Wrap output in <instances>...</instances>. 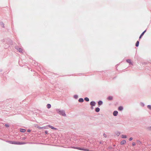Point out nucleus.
Returning a JSON list of instances; mask_svg holds the SVG:
<instances>
[{
    "label": "nucleus",
    "mask_w": 151,
    "mask_h": 151,
    "mask_svg": "<svg viewBox=\"0 0 151 151\" xmlns=\"http://www.w3.org/2000/svg\"><path fill=\"white\" fill-rule=\"evenodd\" d=\"M72 148L75 149L80 150H83V151H89V150L88 149H84L83 148H81V147H72Z\"/></svg>",
    "instance_id": "obj_1"
},
{
    "label": "nucleus",
    "mask_w": 151,
    "mask_h": 151,
    "mask_svg": "<svg viewBox=\"0 0 151 151\" xmlns=\"http://www.w3.org/2000/svg\"><path fill=\"white\" fill-rule=\"evenodd\" d=\"M13 144L15 145H23L25 144H26V143L24 142H16V141H14Z\"/></svg>",
    "instance_id": "obj_2"
},
{
    "label": "nucleus",
    "mask_w": 151,
    "mask_h": 151,
    "mask_svg": "<svg viewBox=\"0 0 151 151\" xmlns=\"http://www.w3.org/2000/svg\"><path fill=\"white\" fill-rule=\"evenodd\" d=\"M58 113L60 114L61 115L63 116H65V112L63 111H58Z\"/></svg>",
    "instance_id": "obj_3"
},
{
    "label": "nucleus",
    "mask_w": 151,
    "mask_h": 151,
    "mask_svg": "<svg viewBox=\"0 0 151 151\" xmlns=\"http://www.w3.org/2000/svg\"><path fill=\"white\" fill-rule=\"evenodd\" d=\"M126 143V141L125 140H123L120 143V144L122 145H123L125 144Z\"/></svg>",
    "instance_id": "obj_4"
},
{
    "label": "nucleus",
    "mask_w": 151,
    "mask_h": 151,
    "mask_svg": "<svg viewBox=\"0 0 151 151\" xmlns=\"http://www.w3.org/2000/svg\"><path fill=\"white\" fill-rule=\"evenodd\" d=\"M118 113V112L117 111H114V112L113 113V115L114 116H116L117 115Z\"/></svg>",
    "instance_id": "obj_5"
},
{
    "label": "nucleus",
    "mask_w": 151,
    "mask_h": 151,
    "mask_svg": "<svg viewBox=\"0 0 151 151\" xmlns=\"http://www.w3.org/2000/svg\"><path fill=\"white\" fill-rule=\"evenodd\" d=\"M95 104V103L94 101H91L90 103V105L92 106H94Z\"/></svg>",
    "instance_id": "obj_6"
},
{
    "label": "nucleus",
    "mask_w": 151,
    "mask_h": 151,
    "mask_svg": "<svg viewBox=\"0 0 151 151\" xmlns=\"http://www.w3.org/2000/svg\"><path fill=\"white\" fill-rule=\"evenodd\" d=\"M108 99L109 100H111L113 99V97L111 96H109L108 98Z\"/></svg>",
    "instance_id": "obj_7"
},
{
    "label": "nucleus",
    "mask_w": 151,
    "mask_h": 151,
    "mask_svg": "<svg viewBox=\"0 0 151 151\" xmlns=\"http://www.w3.org/2000/svg\"><path fill=\"white\" fill-rule=\"evenodd\" d=\"M48 126L49 127H50V128H51L52 129H56V128H54V127H53L52 126H50V125H49Z\"/></svg>",
    "instance_id": "obj_8"
},
{
    "label": "nucleus",
    "mask_w": 151,
    "mask_h": 151,
    "mask_svg": "<svg viewBox=\"0 0 151 151\" xmlns=\"http://www.w3.org/2000/svg\"><path fill=\"white\" fill-rule=\"evenodd\" d=\"M123 108L122 106H120L118 108V110L119 111H122L123 110Z\"/></svg>",
    "instance_id": "obj_9"
},
{
    "label": "nucleus",
    "mask_w": 151,
    "mask_h": 151,
    "mask_svg": "<svg viewBox=\"0 0 151 151\" xmlns=\"http://www.w3.org/2000/svg\"><path fill=\"white\" fill-rule=\"evenodd\" d=\"M7 142L9 143L13 144L14 141H7Z\"/></svg>",
    "instance_id": "obj_10"
},
{
    "label": "nucleus",
    "mask_w": 151,
    "mask_h": 151,
    "mask_svg": "<svg viewBox=\"0 0 151 151\" xmlns=\"http://www.w3.org/2000/svg\"><path fill=\"white\" fill-rule=\"evenodd\" d=\"M99 111H100V109L99 108H97L95 109V111L96 112H98Z\"/></svg>",
    "instance_id": "obj_11"
},
{
    "label": "nucleus",
    "mask_w": 151,
    "mask_h": 151,
    "mask_svg": "<svg viewBox=\"0 0 151 151\" xmlns=\"http://www.w3.org/2000/svg\"><path fill=\"white\" fill-rule=\"evenodd\" d=\"M20 131L21 132H24L26 131V130L24 129H21Z\"/></svg>",
    "instance_id": "obj_12"
},
{
    "label": "nucleus",
    "mask_w": 151,
    "mask_h": 151,
    "mask_svg": "<svg viewBox=\"0 0 151 151\" xmlns=\"http://www.w3.org/2000/svg\"><path fill=\"white\" fill-rule=\"evenodd\" d=\"M78 101L79 102H83V99L80 98L79 99Z\"/></svg>",
    "instance_id": "obj_13"
},
{
    "label": "nucleus",
    "mask_w": 151,
    "mask_h": 151,
    "mask_svg": "<svg viewBox=\"0 0 151 151\" xmlns=\"http://www.w3.org/2000/svg\"><path fill=\"white\" fill-rule=\"evenodd\" d=\"M84 100L86 101H89V99L87 97H86L84 99Z\"/></svg>",
    "instance_id": "obj_14"
},
{
    "label": "nucleus",
    "mask_w": 151,
    "mask_h": 151,
    "mask_svg": "<svg viewBox=\"0 0 151 151\" xmlns=\"http://www.w3.org/2000/svg\"><path fill=\"white\" fill-rule=\"evenodd\" d=\"M47 108L48 109L50 108L51 107V105L50 104H48L47 105Z\"/></svg>",
    "instance_id": "obj_15"
},
{
    "label": "nucleus",
    "mask_w": 151,
    "mask_h": 151,
    "mask_svg": "<svg viewBox=\"0 0 151 151\" xmlns=\"http://www.w3.org/2000/svg\"><path fill=\"white\" fill-rule=\"evenodd\" d=\"M98 104H99V105H101V104H102V101H99L98 102Z\"/></svg>",
    "instance_id": "obj_16"
},
{
    "label": "nucleus",
    "mask_w": 151,
    "mask_h": 151,
    "mask_svg": "<svg viewBox=\"0 0 151 151\" xmlns=\"http://www.w3.org/2000/svg\"><path fill=\"white\" fill-rule=\"evenodd\" d=\"M139 42L138 41H137V42H136V46L138 47L139 46Z\"/></svg>",
    "instance_id": "obj_17"
},
{
    "label": "nucleus",
    "mask_w": 151,
    "mask_h": 151,
    "mask_svg": "<svg viewBox=\"0 0 151 151\" xmlns=\"http://www.w3.org/2000/svg\"><path fill=\"white\" fill-rule=\"evenodd\" d=\"M18 51H19V52H22V49L21 48H19V49L18 50Z\"/></svg>",
    "instance_id": "obj_18"
},
{
    "label": "nucleus",
    "mask_w": 151,
    "mask_h": 151,
    "mask_svg": "<svg viewBox=\"0 0 151 151\" xmlns=\"http://www.w3.org/2000/svg\"><path fill=\"white\" fill-rule=\"evenodd\" d=\"M127 63H131V60H129L128 59V60H127Z\"/></svg>",
    "instance_id": "obj_19"
},
{
    "label": "nucleus",
    "mask_w": 151,
    "mask_h": 151,
    "mask_svg": "<svg viewBox=\"0 0 151 151\" xmlns=\"http://www.w3.org/2000/svg\"><path fill=\"white\" fill-rule=\"evenodd\" d=\"M122 138H126L127 136L125 135H122Z\"/></svg>",
    "instance_id": "obj_20"
},
{
    "label": "nucleus",
    "mask_w": 151,
    "mask_h": 151,
    "mask_svg": "<svg viewBox=\"0 0 151 151\" xmlns=\"http://www.w3.org/2000/svg\"><path fill=\"white\" fill-rule=\"evenodd\" d=\"M38 128L39 129H45L46 128L45 127H38Z\"/></svg>",
    "instance_id": "obj_21"
},
{
    "label": "nucleus",
    "mask_w": 151,
    "mask_h": 151,
    "mask_svg": "<svg viewBox=\"0 0 151 151\" xmlns=\"http://www.w3.org/2000/svg\"><path fill=\"white\" fill-rule=\"evenodd\" d=\"M146 30H145L144 31L141 35V36H142L144 35V33L146 32Z\"/></svg>",
    "instance_id": "obj_22"
},
{
    "label": "nucleus",
    "mask_w": 151,
    "mask_h": 151,
    "mask_svg": "<svg viewBox=\"0 0 151 151\" xmlns=\"http://www.w3.org/2000/svg\"><path fill=\"white\" fill-rule=\"evenodd\" d=\"M147 107H148V108L149 109H151V106H150V105H148L147 106Z\"/></svg>",
    "instance_id": "obj_23"
},
{
    "label": "nucleus",
    "mask_w": 151,
    "mask_h": 151,
    "mask_svg": "<svg viewBox=\"0 0 151 151\" xmlns=\"http://www.w3.org/2000/svg\"><path fill=\"white\" fill-rule=\"evenodd\" d=\"M132 145L133 146H135L136 145V143L134 142H133L132 143Z\"/></svg>",
    "instance_id": "obj_24"
},
{
    "label": "nucleus",
    "mask_w": 151,
    "mask_h": 151,
    "mask_svg": "<svg viewBox=\"0 0 151 151\" xmlns=\"http://www.w3.org/2000/svg\"><path fill=\"white\" fill-rule=\"evenodd\" d=\"M133 139V138H132V137H130L129 139V141H131L132 140V139Z\"/></svg>",
    "instance_id": "obj_25"
},
{
    "label": "nucleus",
    "mask_w": 151,
    "mask_h": 151,
    "mask_svg": "<svg viewBox=\"0 0 151 151\" xmlns=\"http://www.w3.org/2000/svg\"><path fill=\"white\" fill-rule=\"evenodd\" d=\"M5 126L6 127H9V125L8 124H5Z\"/></svg>",
    "instance_id": "obj_26"
},
{
    "label": "nucleus",
    "mask_w": 151,
    "mask_h": 151,
    "mask_svg": "<svg viewBox=\"0 0 151 151\" xmlns=\"http://www.w3.org/2000/svg\"><path fill=\"white\" fill-rule=\"evenodd\" d=\"M148 130L151 131V127L148 128Z\"/></svg>",
    "instance_id": "obj_27"
},
{
    "label": "nucleus",
    "mask_w": 151,
    "mask_h": 151,
    "mask_svg": "<svg viewBox=\"0 0 151 151\" xmlns=\"http://www.w3.org/2000/svg\"><path fill=\"white\" fill-rule=\"evenodd\" d=\"M30 131H30V130H27V132H30Z\"/></svg>",
    "instance_id": "obj_28"
},
{
    "label": "nucleus",
    "mask_w": 151,
    "mask_h": 151,
    "mask_svg": "<svg viewBox=\"0 0 151 151\" xmlns=\"http://www.w3.org/2000/svg\"><path fill=\"white\" fill-rule=\"evenodd\" d=\"M104 136L105 137H106V134H104Z\"/></svg>",
    "instance_id": "obj_29"
},
{
    "label": "nucleus",
    "mask_w": 151,
    "mask_h": 151,
    "mask_svg": "<svg viewBox=\"0 0 151 151\" xmlns=\"http://www.w3.org/2000/svg\"><path fill=\"white\" fill-rule=\"evenodd\" d=\"M142 36H141V35H140L139 37V38L140 39L141 37H142Z\"/></svg>",
    "instance_id": "obj_30"
},
{
    "label": "nucleus",
    "mask_w": 151,
    "mask_h": 151,
    "mask_svg": "<svg viewBox=\"0 0 151 151\" xmlns=\"http://www.w3.org/2000/svg\"><path fill=\"white\" fill-rule=\"evenodd\" d=\"M45 132L46 134H47V131H45Z\"/></svg>",
    "instance_id": "obj_31"
}]
</instances>
